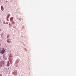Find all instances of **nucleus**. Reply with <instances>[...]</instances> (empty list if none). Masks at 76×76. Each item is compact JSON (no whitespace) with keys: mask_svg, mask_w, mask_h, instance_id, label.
Returning a JSON list of instances; mask_svg holds the SVG:
<instances>
[{"mask_svg":"<svg viewBox=\"0 0 76 76\" xmlns=\"http://www.w3.org/2000/svg\"><path fill=\"white\" fill-rule=\"evenodd\" d=\"M7 38H9V36H7Z\"/></svg>","mask_w":76,"mask_h":76,"instance_id":"f8f14e48","label":"nucleus"},{"mask_svg":"<svg viewBox=\"0 0 76 76\" xmlns=\"http://www.w3.org/2000/svg\"><path fill=\"white\" fill-rule=\"evenodd\" d=\"M10 16V14H9V15H7V21H9V18Z\"/></svg>","mask_w":76,"mask_h":76,"instance_id":"f03ea898","label":"nucleus"},{"mask_svg":"<svg viewBox=\"0 0 76 76\" xmlns=\"http://www.w3.org/2000/svg\"><path fill=\"white\" fill-rule=\"evenodd\" d=\"M3 57H4V58H5V56L4 55L3 56Z\"/></svg>","mask_w":76,"mask_h":76,"instance_id":"1a4fd4ad","label":"nucleus"},{"mask_svg":"<svg viewBox=\"0 0 76 76\" xmlns=\"http://www.w3.org/2000/svg\"><path fill=\"white\" fill-rule=\"evenodd\" d=\"M7 42H8V43H10V42H11V41H8V40H7Z\"/></svg>","mask_w":76,"mask_h":76,"instance_id":"423d86ee","label":"nucleus"},{"mask_svg":"<svg viewBox=\"0 0 76 76\" xmlns=\"http://www.w3.org/2000/svg\"><path fill=\"white\" fill-rule=\"evenodd\" d=\"M13 18L12 17L10 18V21L11 22H12V21H13Z\"/></svg>","mask_w":76,"mask_h":76,"instance_id":"20e7f679","label":"nucleus"},{"mask_svg":"<svg viewBox=\"0 0 76 76\" xmlns=\"http://www.w3.org/2000/svg\"><path fill=\"white\" fill-rule=\"evenodd\" d=\"M1 10L2 11H3V10H4V9L3 8V6H1Z\"/></svg>","mask_w":76,"mask_h":76,"instance_id":"7ed1b4c3","label":"nucleus"},{"mask_svg":"<svg viewBox=\"0 0 76 76\" xmlns=\"http://www.w3.org/2000/svg\"><path fill=\"white\" fill-rule=\"evenodd\" d=\"M25 50H26V49H25Z\"/></svg>","mask_w":76,"mask_h":76,"instance_id":"2eb2a0df","label":"nucleus"},{"mask_svg":"<svg viewBox=\"0 0 76 76\" xmlns=\"http://www.w3.org/2000/svg\"><path fill=\"white\" fill-rule=\"evenodd\" d=\"M6 23H7V24H9V23L7 22H6Z\"/></svg>","mask_w":76,"mask_h":76,"instance_id":"9d476101","label":"nucleus"},{"mask_svg":"<svg viewBox=\"0 0 76 76\" xmlns=\"http://www.w3.org/2000/svg\"><path fill=\"white\" fill-rule=\"evenodd\" d=\"M6 2L7 3V2H8V1H6Z\"/></svg>","mask_w":76,"mask_h":76,"instance_id":"ddd939ff","label":"nucleus"},{"mask_svg":"<svg viewBox=\"0 0 76 76\" xmlns=\"http://www.w3.org/2000/svg\"><path fill=\"white\" fill-rule=\"evenodd\" d=\"M9 25L10 26H10L11 25V24H10V23H9Z\"/></svg>","mask_w":76,"mask_h":76,"instance_id":"6e6552de","label":"nucleus"},{"mask_svg":"<svg viewBox=\"0 0 76 76\" xmlns=\"http://www.w3.org/2000/svg\"><path fill=\"white\" fill-rule=\"evenodd\" d=\"M10 57H12V54H10Z\"/></svg>","mask_w":76,"mask_h":76,"instance_id":"39448f33","label":"nucleus"},{"mask_svg":"<svg viewBox=\"0 0 76 76\" xmlns=\"http://www.w3.org/2000/svg\"><path fill=\"white\" fill-rule=\"evenodd\" d=\"M0 76H2V75L1 74H0Z\"/></svg>","mask_w":76,"mask_h":76,"instance_id":"9b49d317","label":"nucleus"},{"mask_svg":"<svg viewBox=\"0 0 76 76\" xmlns=\"http://www.w3.org/2000/svg\"><path fill=\"white\" fill-rule=\"evenodd\" d=\"M8 63H9V62L8 61Z\"/></svg>","mask_w":76,"mask_h":76,"instance_id":"dca6fc26","label":"nucleus"},{"mask_svg":"<svg viewBox=\"0 0 76 76\" xmlns=\"http://www.w3.org/2000/svg\"><path fill=\"white\" fill-rule=\"evenodd\" d=\"M3 23V24H4V25H6V23L5 22V21H4Z\"/></svg>","mask_w":76,"mask_h":76,"instance_id":"0eeeda50","label":"nucleus"},{"mask_svg":"<svg viewBox=\"0 0 76 76\" xmlns=\"http://www.w3.org/2000/svg\"><path fill=\"white\" fill-rule=\"evenodd\" d=\"M1 53L2 54H4L5 53V50L4 48H2Z\"/></svg>","mask_w":76,"mask_h":76,"instance_id":"f257e3e1","label":"nucleus"},{"mask_svg":"<svg viewBox=\"0 0 76 76\" xmlns=\"http://www.w3.org/2000/svg\"><path fill=\"white\" fill-rule=\"evenodd\" d=\"M0 46H1V44H0Z\"/></svg>","mask_w":76,"mask_h":76,"instance_id":"4468645a","label":"nucleus"}]
</instances>
